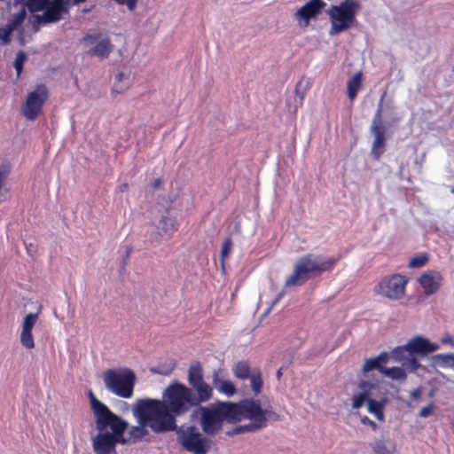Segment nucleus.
Here are the masks:
<instances>
[{"label":"nucleus","mask_w":454,"mask_h":454,"mask_svg":"<svg viewBox=\"0 0 454 454\" xmlns=\"http://www.w3.org/2000/svg\"><path fill=\"white\" fill-rule=\"evenodd\" d=\"M187 380L189 387L176 380L170 383L164 389L161 400L145 399L146 411L158 419L160 430L175 431L177 417L186 415L213 398V387L204 379L200 362L190 364Z\"/></svg>","instance_id":"nucleus-1"},{"label":"nucleus","mask_w":454,"mask_h":454,"mask_svg":"<svg viewBox=\"0 0 454 454\" xmlns=\"http://www.w3.org/2000/svg\"><path fill=\"white\" fill-rule=\"evenodd\" d=\"M90 398L98 431L92 439L93 450L95 454H117L116 445L127 443L124 433L129 424L97 399L92 391H90Z\"/></svg>","instance_id":"nucleus-2"},{"label":"nucleus","mask_w":454,"mask_h":454,"mask_svg":"<svg viewBox=\"0 0 454 454\" xmlns=\"http://www.w3.org/2000/svg\"><path fill=\"white\" fill-rule=\"evenodd\" d=\"M200 423L203 433L213 436L222 431L223 423L235 424L231 401H217L207 406H198Z\"/></svg>","instance_id":"nucleus-3"},{"label":"nucleus","mask_w":454,"mask_h":454,"mask_svg":"<svg viewBox=\"0 0 454 454\" xmlns=\"http://www.w3.org/2000/svg\"><path fill=\"white\" fill-rule=\"evenodd\" d=\"M360 7L356 0H344L340 4L331 5L326 11L331 22L329 35L334 36L353 27Z\"/></svg>","instance_id":"nucleus-4"},{"label":"nucleus","mask_w":454,"mask_h":454,"mask_svg":"<svg viewBox=\"0 0 454 454\" xmlns=\"http://www.w3.org/2000/svg\"><path fill=\"white\" fill-rule=\"evenodd\" d=\"M231 407L235 424L247 419L266 427L269 419L278 421L280 419L271 409L263 410L258 399L246 398L237 403L231 402Z\"/></svg>","instance_id":"nucleus-5"},{"label":"nucleus","mask_w":454,"mask_h":454,"mask_svg":"<svg viewBox=\"0 0 454 454\" xmlns=\"http://www.w3.org/2000/svg\"><path fill=\"white\" fill-rule=\"evenodd\" d=\"M103 380L112 394L125 399L133 396L137 377L131 369H108L103 373Z\"/></svg>","instance_id":"nucleus-6"},{"label":"nucleus","mask_w":454,"mask_h":454,"mask_svg":"<svg viewBox=\"0 0 454 454\" xmlns=\"http://www.w3.org/2000/svg\"><path fill=\"white\" fill-rule=\"evenodd\" d=\"M148 403L145 399H138L133 406V415L137 419L138 426H133L128 432V437L125 440L128 442H137L148 434L145 427H150L153 433L160 434L168 432V430H160L158 427L159 420L153 415L148 413Z\"/></svg>","instance_id":"nucleus-7"},{"label":"nucleus","mask_w":454,"mask_h":454,"mask_svg":"<svg viewBox=\"0 0 454 454\" xmlns=\"http://www.w3.org/2000/svg\"><path fill=\"white\" fill-rule=\"evenodd\" d=\"M177 442L188 452L207 454L211 448V441L194 426L177 431Z\"/></svg>","instance_id":"nucleus-8"},{"label":"nucleus","mask_w":454,"mask_h":454,"mask_svg":"<svg viewBox=\"0 0 454 454\" xmlns=\"http://www.w3.org/2000/svg\"><path fill=\"white\" fill-rule=\"evenodd\" d=\"M408 278L401 274L383 278L374 287V293L392 301L402 299L405 294Z\"/></svg>","instance_id":"nucleus-9"},{"label":"nucleus","mask_w":454,"mask_h":454,"mask_svg":"<svg viewBox=\"0 0 454 454\" xmlns=\"http://www.w3.org/2000/svg\"><path fill=\"white\" fill-rule=\"evenodd\" d=\"M49 98V90L43 83L35 86L29 92L22 106V114L29 121H35L40 115L43 106Z\"/></svg>","instance_id":"nucleus-10"},{"label":"nucleus","mask_w":454,"mask_h":454,"mask_svg":"<svg viewBox=\"0 0 454 454\" xmlns=\"http://www.w3.org/2000/svg\"><path fill=\"white\" fill-rule=\"evenodd\" d=\"M232 373L235 378L250 380V385L255 395H258L262 389V373L260 368H252L247 360H239L232 367Z\"/></svg>","instance_id":"nucleus-11"},{"label":"nucleus","mask_w":454,"mask_h":454,"mask_svg":"<svg viewBox=\"0 0 454 454\" xmlns=\"http://www.w3.org/2000/svg\"><path fill=\"white\" fill-rule=\"evenodd\" d=\"M382 96L378 108L376 110V113L374 114L372 123L370 128V131L374 136V140L372 146V154L373 155L375 160H380L381 155L384 153L385 146H386V128L383 125L382 122V102H383Z\"/></svg>","instance_id":"nucleus-12"},{"label":"nucleus","mask_w":454,"mask_h":454,"mask_svg":"<svg viewBox=\"0 0 454 454\" xmlns=\"http://www.w3.org/2000/svg\"><path fill=\"white\" fill-rule=\"evenodd\" d=\"M177 231V224L174 218L163 215L156 225V230L146 234L151 244H160L163 239H169Z\"/></svg>","instance_id":"nucleus-13"},{"label":"nucleus","mask_w":454,"mask_h":454,"mask_svg":"<svg viewBox=\"0 0 454 454\" xmlns=\"http://www.w3.org/2000/svg\"><path fill=\"white\" fill-rule=\"evenodd\" d=\"M339 260L340 257L330 256L322 258L319 255L307 254L301 256L299 262L314 271L315 276H319L325 271L333 270Z\"/></svg>","instance_id":"nucleus-14"},{"label":"nucleus","mask_w":454,"mask_h":454,"mask_svg":"<svg viewBox=\"0 0 454 454\" xmlns=\"http://www.w3.org/2000/svg\"><path fill=\"white\" fill-rule=\"evenodd\" d=\"M392 358L396 362H402V364L408 372H416L422 365L417 357H413L409 351L407 345L398 346L391 352Z\"/></svg>","instance_id":"nucleus-15"},{"label":"nucleus","mask_w":454,"mask_h":454,"mask_svg":"<svg viewBox=\"0 0 454 454\" xmlns=\"http://www.w3.org/2000/svg\"><path fill=\"white\" fill-rule=\"evenodd\" d=\"M406 345L413 357H417V356H427L439 348V345L431 343L427 339L421 336H416L411 339Z\"/></svg>","instance_id":"nucleus-16"},{"label":"nucleus","mask_w":454,"mask_h":454,"mask_svg":"<svg viewBox=\"0 0 454 454\" xmlns=\"http://www.w3.org/2000/svg\"><path fill=\"white\" fill-rule=\"evenodd\" d=\"M38 320V314L28 313L23 320L22 330L20 333V343L27 349L35 348V341L33 337V328Z\"/></svg>","instance_id":"nucleus-17"},{"label":"nucleus","mask_w":454,"mask_h":454,"mask_svg":"<svg viewBox=\"0 0 454 454\" xmlns=\"http://www.w3.org/2000/svg\"><path fill=\"white\" fill-rule=\"evenodd\" d=\"M44 10L43 15L35 16V20L38 23H52L59 20L62 12L65 11L63 0H52Z\"/></svg>","instance_id":"nucleus-18"},{"label":"nucleus","mask_w":454,"mask_h":454,"mask_svg":"<svg viewBox=\"0 0 454 454\" xmlns=\"http://www.w3.org/2000/svg\"><path fill=\"white\" fill-rule=\"evenodd\" d=\"M442 280L443 278L439 271L426 272L422 274L419 279V284L427 295L435 294L439 290Z\"/></svg>","instance_id":"nucleus-19"},{"label":"nucleus","mask_w":454,"mask_h":454,"mask_svg":"<svg viewBox=\"0 0 454 454\" xmlns=\"http://www.w3.org/2000/svg\"><path fill=\"white\" fill-rule=\"evenodd\" d=\"M312 276H315L314 271L308 269L305 265L298 261L294 265L293 273L286 278L285 286L288 287L301 286Z\"/></svg>","instance_id":"nucleus-20"},{"label":"nucleus","mask_w":454,"mask_h":454,"mask_svg":"<svg viewBox=\"0 0 454 454\" xmlns=\"http://www.w3.org/2000/svg\"><path fill=\"white\" fill-rule=\"evenodd\" d=\"M221 370H215L212 373V384L211 386L215 388L220 394H223L228 397L233 396L237 393V389L234 384L229 380L221 377Z\"/></svg>","instance_id":"nucleus-21"},{"label":"nucleus","mask_w":454,"mask_h":454,"mask_svg":"<svg viewBox=\"0 0 454 454\" xmlns=\"http://www.w3.org/2000/svg\"><path fill=\"white\" fill-rule=\"evenodd\" d=\"M325 5V4L322 0H310L298 10L296 15L309 22L311 18H315L320 12Z\"/></svg>","instance_id":"nucleus-22"},{"label":"nucleus","mask_w":454,"mask_h":454,"mask_svg":"<svg viewBox=\"0 0 454 454\" xmlns=\"http://www.w3.org/2000/svg\"><path fill=\"white\" fill-rule=\"evenodd\" d=\"M114 50V45L109 38L99 40L96 45L88 51V55L105 59L109 57Z\"/></svg>","instance_id":"nucleus-23"},{"label":"nucleus","mask_w":454,"mask_h":454,"mask_svg":"<svg viewBox=\"0 0 454 454\" xmlns=\"http://www.w3.org/2000/svg\"><path fill=\"white\" fill-rule=\"evenodd\" d=\"M359 388L363 390L362 393H359L357 395H355L352 398V408L353 409H359L361 408L364 402L368 403V399L370 398V392L371 389L374 387L373 384L363 380L359 383Z\"/></svg>","instance_id":"nucleus-24"},{"label":"nucleus","mask_w":454,"mask_h":454,"mask_svg":"<svg viewBox=\"0 0 454 454\" xmlns=\"http://www.w3.org/2000/svg\"><path fill=\"white\" fill-rule=\"evenodd\" d=\"M362 73L357 72L348 81V96L351 101L356 98L357 92L362 87Z\"/></svg>","instance_id":"nucleus-25"},{"label":"nucleus","mask_w":454,"mask_h":454,"mask_svg":"<svg viewBox=\"0 0 454 454\" xmlns=\"http://www.w3.org/2000/svg\"><path fill=\"white\" fill-rule=\"evenodd\" d=\"M406 371H407V369H405V367H403H403L394 366V367H390V368L385 367V369L382 370V375H384L393 380L404 382L407 379Z\"/></svg>","instance_id":"nucleus-26"},{"label":"nucleus","mask_w":454,"mask_h":454,"mask_svg":"<svg viewBox=\"0 0 454 454\" xmlns=\"http://www.w3.org/2000/svg\"><path fill=\"white\" fill-rule=\"evenodd\" d=\"M384 406L385 401H377L374 399H368V411L373 414L378 420H384Z\"/></svg>","instance_id":"nucleus-27"},{"label":"nucleus","mask_w":454,"mask_h":454,"mask_svg":"<svg viewBox=\"0 0 454 454\" xmlns=\"http://www.w3.org/2000/svg\"><path fill=\"white\" fill-rule=\"evenodd\" d=\"M232 247H233L232 239L231 238H226L223 242L222 249H221V265H222V268L223 270H224V267H225V260L231 254V252L232 250Z\"/></svg>","instance_id":"nucleus-28"},{"label":"nucleus","mask_w":454,"mask_h":454,"mask_svg":"<svg viewBox=\"0 0 454 454\" xmlns=\"http://www.w3.org/2000/svg\"><path fill=\"white\" fill-rule=\"evenodd\" d=\"M176 368V363L174 361H170L167 364H160L157 367L151 368V372L156 374L168 376L170 375Z\"/></svg>","instance_id":"nucleus-29"},{"label":"nucleus","mask_w":454,"mask_h":454,"mask_svg":"<svg viewBox=\"0 0 454 454\" xmlns=\"http://www.w3.org/2000/svg\"><path fill=\"white\" fill-rule=\"evenodd\" d=\"M309 82L308 80H305L304 78L301 79L296 86H295V95L299 98L300 99V104L302 103L304 98H305V95H306V92L307 90H309Z\"/></svg>","instance_id":"nucleus-30"},{"label":"nucleus","mask_w":454,"mask_h":454,"mask_svg":"<svg viewBox=\"0 0 454 454\" xmlns=\"http://www.w3.org/2000/svg\"><path fill=\"white\" fill-rule=\"evenodd\" d=\"M50 0H28L27 7L30 12H36L44 10Z\"/></svg>","instance_id":"nucleus-31"},{"label":"nucleus","mask_w":454,"mask_h":454,"mask_svg":"<svg viewBox=\"0 0 454 454\" xmlns=\"http://www.w3.org/2000/svg\"><path fill=\"white\" fill-rule=\"evenodd\" d=\"M383 369H385V367L382 366V364H380L375 357L366 359L363 365V371L364 372L378 370L382 374Z\"/></svg>","instance_id":"nucleus-32"},{"label":"nucleus","mask_w":454,"mask_h":454,"mask_svg":"<svg viewBox=\"0 0 454 454\" xmlns=\"http://www.w3.org/2000/svg\"><path fill=\"white\" fill-rule=\"evenodd\" d=\"M429 256L427 254H421L419 255H416L412 257L409 262V266L411 268H420L424 266L428 262Z\"/></svg>","instance_id":"nucleus-33"},{"label":"nucleus","mask_w":454,"mask_h":454,"mask_svg":"<svg viewBox=\"0 0 454 454\" xmlns=\"http://www.w3.org/2000/svg\"><path fill=\"white\" fill-rule=\"evenodd\" d=\"M27 59L26 53L23 51H20L17 53L15 61H14V67L16 69L17 76L20 77V75L22 73L24 62Z\"/></svg>","instance_id":"nucleus-34"},{"label":"nucleus","mask_w":454,"mask_h":454,"mask_svg":"<svg viewBox=\"0 0 454 454\" xmlns=\"http://www.w3.org/2000/svg\"><path fill=\"white\" fill-rule=\"evenodd\" d=\"M13 26L8 25L6 27H0V39L4 44L10 43V35L13 30Z\"/></svg>","instance_id":"nucleus-35"},{"label":"nucleus","mask_w":454,"mask_h":454,"mask_svg":"<svg viewBox=\"0 0 454 454\" xmlns=\"http://www.w3.org/2000/svg\"><path fill=\"white\" fill-rule=\"evenodd\" d=\"M436 358L442 365L454 366V355L453 354H439Z\"/></svg>","instance_id":"nucleus-36"},{"label":"nucleus","mask_w":454,"mask_h":454,"mask_svg":"<svg viewBox=\"0 0 454 454\" xmlns=\"http://www.w3.org/2000/svg\"><path fill=\"white\" fill-rule=\"evenodd\" d=\"M245 433H247V432H256L260 429H262L264 428V427L254 422V421H250V423L247 424V425H241Z\"/></svg>","instance_id":"nucleus-37"},{"label":"nucleus","mask_w":454,"mask_h":454,"mask_svg":"<svg viewBox=\"0 0 454 454\" xmlns=\"http://www.w3.org/2000/svg\"><path fill=\"white\" fill-rule=\"evenodd\" d=\"M434 409V406L433 403H431L426 407H423L419 411V416L422 418H427L428 416H430L433 413Z\"/></svg>","instance_id":"nucleus-38"},{"label":"nucleus","mask_w":454,"mask_h":454,"mask_svg":"<svg viewBox=\"0 0 454 454\" xmlns=\"http://www.w3.org/2000/svg\"><path fill=\"white\" fill-rule=\"evenodd\" d=\"M26 17V11L24 8H22L15 16L14 18V20H13V23L12 24V26H16L18 24H20V22H22L24 20Z\"/></svg>","instance_id":"nucleus-39"},{"label":"nucleus","mask_w":454,"mask_h":454,"mask_svg":"<svg viewBox=\"0 0 454 454\" xmlns=\"http://www.w3.org/2000/svg\"><path fill=\"white\" fill-rule=\"evenodd\" d=\"M100 35H101L100 33L86 34L82 37V40L84 42H88V43H95L96 41H98L100 38Z\"/></svg>","instance_id":"nucleus-40"},{"label":"nucleus","mask_w":454,"mask_h":454,"mask_svg":"<svg viewBox=\"0 0 454 454\" xmlns=\"http://www.w3.org/2000/svg\"><path fill=\"white\" fill-rule=\"evenodd\" d=\"M361 422L364 425H367V426L371 427L372 429L374 431L378 428L377 424L373 420H372L370 418H368L367 416L362 417Z\"/></svg>","instance_id":"nucleus-41"},{"label":"nucleus","mask_w":454,"mask_h":454,"mask_svg":"<svg viewBox=\"0 0 454 454\" xmlns=\"http://www.w3.org/2000/svg\"><path fill=\"white\" fill-rule=\"evenodd\" d=\"M380 364L382 363H387L388 360V354L387 352H381L379 356L375 357Z\"/></svg>","instance_id":"nucleus-42"},{"label":"nucleus","mask_w":454,"mask_h":454,"mask_svg":"<svg viewBox=\"0 0 454 454\" xmlns=\"http://www.w3.org/2000/svg\"><path fill=\"white\" fill-rule=\"evenodd\" d=\"M245 434V431H244L242 426H238L235 428H233V430L231 432L227 433L228 435H234V434Z\"/></svg>","instance_id":"nucleus-43"},{"label":"nucleus","mask_w":454,"mask_h":454,"mask_svg":"<svg viewBox=\"0 0 454 454\" xmlns=\"http://www.w3.org/2000/svg\"><path fill=\"white\" fill-rule=\"evenodd\" d=\"M163 184V181L161 178H156L154 179L152 183H151V186L152 188L153 189H158L161 186V184Z\"/></svg>","instance_id":"nucleus-44"},{"label":"nucleus","mask_w":454,"mask_h":454,"mask_svg":"<svg viewBox=\"0 0 454 454\" xmlns=\"http://www.w3.org/2000/svg\"><path fill=\"white\" fill-rule=\"evenodd\" d=\"M411 396L413 400H419L421 396L420 388H416L411 393Z\"/></svg>","instance_id":"nucleus-45"},{"label":"nucleus","mask_w":454,"mask_h":454,"mask_svg":"<svg viewBox=\"0 0 454 454\" xmlns=\"http://www.w3.org/2000/svg\"><path fill=\"white\" fill-rule=\"evenodd\" d=\"M442 342L444 344H450L454 346V338L450 335H447L442 339Z\"/></svg>","instance_id":"nucleus-46"},{"label":"nucleus","mask_w":454,"mask_h":454,"mask_svg":"<svg viewBox=\"0 0 454 454\" xmlns=\"http://www.w3.org/2000/svg\"><path fill=\"white\" fill-rule=\"evenodd\" d=\"M128 88V86H120L117 84V82L114 83V86L113 88V93L116 92L118 94L121 93L123 90H125Z\"/></svg>","instance_id":"nucleus-47"},{"label":"nucleus","mask_w":454,"mask_h":454,"mask_svg":"<svg viewBox=\"0 0 454 454\" xmlns=\"http://www.w3.org/2000/svg\"><path fill=\"white\" fill-rule=\"evenodd\" d=\"M128 189H129V184H128V183L121 184L119 186V191H120L121 192H126Z\"/></svg>","instance_id":"nucleus-48"},{"label":"nucleus","mask_w":454,"mask_h":454,"mask_svg":"<svg viewBox=\"0 0 454 454\" xmlns=\"http://www.w3.org/2000/svg\"><path fill=\"white\" fill-rule=\"evenodd\" d=\"M131 252H132V247H126V258H125L126 260L129 258Z\"/></svg>","instance_id":"nucleus-49"},{"label":"nucleus","mask_w":454,"mask_h":454,"mask_svg":"<svg viewBox=\"0 0 454 454\" xmlns=\"http://www.w3.org/2000/svg\"><path fill=\"white\" fill-rule=\"evenodd\" d=\"M124 77V74L123 73H119L117 75H116V81L117 82H121L122 78Z\"/></svg>","instance_id":"nucleus-50"},{"label":"nucleus","mask_w":454,"mask_h":454,"mask_svg":"<svg viewBox=\"0 0 454 454\" xmlns=\"http://www.w3.org/2000/svg\"><path fill=\"white\" fill-rule=\"evenodd\" d=\"M281 297H282V294H278V296L274 301V303H277L281 299Z\"/></svg>","instance_id":"nucleus-51"},{"label":"nucleus","mask_w":454,"mask_h":454,"mask_svg":"<svg viewBox=\"0 0 454 454\" xmlns=\"http://www.w3.org/2000/svg\"><path fill=\"white\" fill-rule=\"evenodd\" d=\"M277 376L278 379H280V377L282 376V372H281V369H279L278 372H277Z\"/></svg>","instance_id":"nucleus-52"},{"label":"nucleus","mask_w":454,"mask_h":454,"mask_svg":"<svg viewBox=\"0 0 454 454\" xmlns=\"http://www.w3.org/2000/svg\"><path fill=\"white\" fill-rule=\"evenodd\" d=\"M86 0H74L75 3H82V2H85Z\"/></svg>","instance_id":"nucleus-53"},{"label":"nucleus","mask_w":454,"mask_h":454,"mask_svg":"<svg viewBox=\"0 0 454 454\" xmlns=\"http://www.w3.org/2000/svg\"><path fill=\"white\" fill-rule=\"evenodd\" d=\"M452 192L454 193V188L452 189Z\"/></svg>","instance_id":"nucleus-54"}]
</instances>
